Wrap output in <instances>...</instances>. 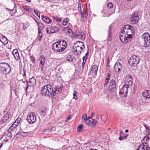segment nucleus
I'll return each instance as SVG.
<instances>
[{
	"label": "nucleus",
	"instance_id": "bf43d9fd",
	"mask_svg": "<svg viewBox=\"0 0 150 150\" xmlns=\"http://www.w3.org/2000/svg\"><path fill=\"white\" fill-rule=\"evenodd\" d=\"M81 6V4H80V8L79 9V10L80 11L81 14H83V13L82 10Z\"/></svg>",
	"mask_w": 150,
	"mask_h": 150
},
{
	"label": "nucleus",
	"instance_id": "423d86ee",
	"mask_svg": "<svg viewBox=\"0 0 150 150\" xmlns=\"http://www.w3.org/2000/svg\"><path fill=\"white\" fill-rule=\"evenodd\" d=\"M139 58L135 55L131 57L128 60V63L131 66L136 67L139 62Z\"/></svg>",
	"mask_w": 150,
	"mask_h": 150
},
{
	"label": "nucleus",
	"instance_id": "0eeeda50",
	"mask_svg": "<svg viewBox=\"0 0 150 150\" xmlns=\"http://www.w3.org/2000/svg\"><path fill=\"white\" fill-rule=\"evenodd\" d=\"M129 90L131 91V87L125 84L121 89L119 93L120 94L122 95L123 96L127 97L128 92Z\"/></svg>",
	"mask_w": 150,
	"mask_h": 150
},
{
	"label": "nucleus",
	"instance_id": "338daca9",
	"mask_svg": "<svg viewBox=\"0 0 150 150\" xmlns=\"http://www.w3.org/2000/svg\"><path fill=\"white\" fill-rule=\"evenodd\" d=\"M94 115L95 114L93 113H92L91 114V116L90 117H91V118H92L94 116Z\"/></svg>",
	"mask_w": 150,
	"mask_h": 150
},
{
	"label": "nucleus",
	"instance_id": "a878e982",
	"mask_svg": "<svg viewBox=\"0 0 150 150\" xmlns=\"http://www.w3.org/2000/svg\"><path fill=\"white\" fill-rule=\"evenodd\" d=\"M74 59H75V60L76 61V58H74L71 55H68L66 57L67 60L69 62H73Z\"/></svg>",
	"mask_w": 150,
	"mask_h": 150
},
{
	"label": "nucleus",
	"instance_id": "79ce46f5",
	"mask_svg": "<svg viewBox=\"0 0 150 150\" xmlns=\"http://www.w3.org/2000/svg\"><path fill=\"white\" fill-rule=\"evenodd\" d=\"M15 125L14 124H13L12 125H11V127H10V128H11V131L14 129H15V128L17 126L16 125H15V126H14V125Z\"/></svg>",
	"mask_w": 150,
	"mask_h": 150
},
{
	"label": "nucleus",
	"instance_id": "f3484780",
	"mask_svg": "<svg viewBox=\"0 0 150 150\" xmlns=\"http://www.w3.org/2000/svg\"><path fill=\"white\" fill-rule=\"evenodd\" d=\"M114 69L116 72L120 73L121 72L122 69V64L119 62H117L114 65Z\"/></svg>",
	"mask_w": 150,
	"mask_h": 150
},
{
	"label": "nucleus",
	"instance_id": "ea45409f",
	"mask_svg": "<svg viewBox=\"0 0 150 150\" xmlns=\"http://www.w3.org/2000/svg\"><path fill=\"white\" fill-rule=\"evenodd\" d=\"M27 11H30V9L28 6H25L23 7Z\"/></svg>",
	"mask_w": 150,
	"mask_h": 150
},
{
	"label": "nucleus",
	"instance_id": "f257e3e1",
	"mask_svg": "<svg viewBox=\"0 0 150 150\" xmlns=\"http://www.w3.org/2000/svg\"><path fill=\"white\" fill-rule=\"evenodd\" d=\"M41 93L42 96L50 97L54 95L55 92H54L52 87L50 85H47L42 88Z\"/></svg>",
	"mask_w": 150,
	"mask_h": 150
},
{
	"label": "nucleus",
	"instance_id": "dca6fc26",
	"mask_svg": "<svg viewBox=\"0 0 150 150\" xmlns=\"http://www.w3.org/2000/svg\"><path fill=\"white\" fill-rule=\"evenodd\" d=\"M39 60L40 62L39 63V67L41 68V70L43 71V69L44 67V66L45 61V59L44 56L43 55H41L40 57Z\"/></svg>",
	"mask_w": 150,
	"mask_h": 150
},
{
	"label": "nucleus",
	"instance_id": "c85d7f7f",
	"mask_svg": "<svg viewBox=\"0 0 150 150\" xmlns=\"http://www.w3.org/2000/svg\"><path fill=\"white\" fill-rule=\"evenodd\" d=\"M59 41H61L60 43V45L62 47H64V48H65H65L67 47V43L65 40H61Z\"/></svg>",
	"mask_w": 150,
	"mask_h": 150
},
{
	"label": "nucleus",
	"instance_id": "72a5a7b5",
	"mask_svg": "<svg viewBox=\"0 0 150 150\" xmlns=\"http://www.w3.org/2000/svg\"><path fill=\"white\" fill-rule=\"evenodd\" d=\"M81 20L83 22H84L85 21H86V17L87 16L86 15L85 16H84V14H81Z\"/></svg>",
	"mask_w": 150,
	"mask_h": 150
},
{
	"label": "nucleus",
	"instance_id": "49530a36",
	"mask_svg": "<svg viewBox=\"0 0 150 150\" xmlns=\"http://www.w3.org/2000/svg\"><path fill=\"white\" fill-rule=\"evenodd\" d=\"M87 116L86 114H84L82 116V119H83L85 120V121L86 122V120H87Z\"/></svg>",
	"mask_w": 150,
	"mask_h": 150
},
{
	"label": "nucleus",
	"instance_id": "5701e85b",
	"mask_svg": "<svg viewBox=\"0 0 150 150\" xmlns=\"http://www.w3.org/2000/svg\"><path fill=\"white\" fill-rule=\"evenodd\" d=\"M143 96L146 98H150V90H145L142 93Z\"/></svg>",
	"mask_w": 150,
	"mask_h": 150
},
{
	"label": "nucleus",
	"instance_id": "58836bf2",
	"mask_svg": "<svg viewBox=\"0 0 150 150\" xmlns=\"http://www.w3.org/2000/svg\"><path fill=\"white\" fill-rule=\"evenodd\" d=\"M77 92L76 91H74L73 93V98L75 99L76 100L77 99V97L76 96Z\"/></svg>",
	"mask_w": 150,
	"mask_h": 150
},
{
	"label": "nucleus",
	"instance_id": "bb28decb",
	"mask_svg": "<svg viewBox=\"0 0 150 150\" xmlns=\"http://www.w3.org/2000/svg\"><path fill=\"white\" fill-rule=\"evenodd\" d=\"M38 35L37 38L38 39V40L39 41H40L41 40L42 38V35H43V34L42 33L41 30L40 28H38Z\"/></svg>",
	"mask_w": 150,
	"mask_h": 150
},
{
	"label": "nucleus",
	"instance_id": "9b49d317",
	"mask_svg": "<svg viewBox=\"0 0 150 150\" xmlns=\"http://www.w3.org/2000/svg\"><path fill=\"white\" fill-rule=\"evenodd\" d=\"M27 120L29 123L33 124L36 120V116L34 112L30 113L28 115Z\"/></svg>",
	"mask_w": 150,
	"mask_h": 150
},
{
	"label": "nucleus",
	"instance_id": "473e14b6",
	"mask_svg": "<svg viewBox=\"0 0 150 150\" xmlns=\"http://www.w3.org/2000/svg\"><path fill=\"white\" fill-rule=\"evenodd\" d=\"M69 21V19L68 18H66L63 21L62 24L63 25H66Z\"/></svg>",
	"mask_w": 150,
	"mask_h": 150
},
{
	"label": "nucleus",
	"instance_id": "a18cd8bd",
	"mask_svg": "<svg viewBox=\"0 0 150 150\" xmlns=\"http://www.w3.org/2000/svg\"><path fill=\"white\" fill-rule=\"evenodd\" d=\"M30 58L31 61L33 63H34L35 62L34 57L31 56L30 57Z\"/></svg>",
	"mask_w": 150,
	"mask_h": 150
},
{
	"label": "nucleus",
	"instance_id": "4c0bfd02",
	"mask_svg": "<svg viewBox=\"0 0 150 150\" xmlns=\"http://www.w3.org/2000/svg\"><path fill=\"white\" fill-rule=\"evenodd\" d=\"M110 79V78H107L105 81V82L104 83V86H107V84H108L109 81V80Z\"/></svg>",
	"mask_w": 150,
	"mask_h": 150
},
{
	"label": "nucleus",
	"instance_id": "de8ad7c7",
	"mask_svg": "<svg viewBox=\"0 0 150 150\" xmlns=\"http://www.w3.org/2000/svg\"><path fill=\"white\" fill-rule=\"evenodd\" d=\"M51 131V130L49 128H47V129L44 130V132H50Z\"/></svg>",
	"mask_w": 150,
	"mask_h": 150
},
{
	"label": "nucleus",
	"instance_id": "7ed1b4c3",
	"mask_svg": "<svg viewBox=\"0 0 150 150\" xmlns=\"http://www.w3.org/2000/svg\"><path fill=\"white\" fill-rule=\"evenodd\" d=\"M122 32H124L126 35L129 37H131L132 38V35L134 31V29L132 26L129 25H125L122 28Z\"/></svg>",
	"mask_w": 150,
	"mask_h": 150
},
{
	"label": "nucleus",
	"instance_id": "39448f33",
	"mask_svg": "<svg viewBox=\"0 0 150 150\" xmlns=\"http://www.w3.org/2000/svg\"><path fill=\"white\" fill-rule=\"evenodd\" d=\"M60 41H58L53 43L52 46V49L55 52H61L64 51L65 48L61 47L60 45Z\"/></svg>",
	"mask_w": 150,
	"mask_h": 150
},
{
	"label": "nucleus",
	"instance_id": "ddd939ff",
	"mask_svg": "<svg viewBox=\"0 0 150 150\" xmlns=\"http://www.w3.org/2000/svg\"><path fill=\"white\" fill-rule=\"evenodd\" d=\"M63 88V86L62 83L59 82L57 83V84L55 86V88H54V89H55V91H54V92H55V94L56 95V94H58V93H57V92H60L62 90Z\"/></svg>",
	"mask_w": 150,
	"mask_h": 150
},
{
	"label": "nucleus",
	"instance_id": "0e129e2a",
	"mask_svg": "<svg viewBox=\"0 0 150 150\" xmlns=\"http://www.w3.org/2000/svg\"><path fill=\"white\" fill-rule=\"evenodd\" d=\"M89 55V51L88 50L87 52L86 53V54H85L86 57H88Z\"/></svg>",
	"mask_w": 150,
	"mask_h": 150
},
{
	"label": "nucleus",
	"instance_id": "2eb2a0df",
	"mask_svg": "<svg viewBox=\"0 0 150 150\" xmlns=\"http://www.w3.org/2000/svg\"><path fill=\"white\" fill-rule=\"evenodd\" d=\"M149 145L146 143H142L138 147L137 150H150Z\"/></svg>",
	"mask_w": 150,
	"mask_h": 150
},
{
	"label": "nucleus",
	"instance_id": "13d9d810",
	"mask_svg": "<svg viewBox=\"0 0 150 150\" xmlns=\"http://www.w3.org/2000/svg\"><path fill=\"white\" fill-rule=\"evenodd\" d=\"M87 57H86V56H84L83 57V61H85V62L86 61V59L87 58Z\"/></svg>",
	"mask_w": 150,
	"mask_h": 150
},
{
	"label": "nucleus",
	"instance_id": "a211bd4d",
	"mask_svg": "<svg viewBox=\"0 0 150 150\" xmlns=\"http://www.w3.org/2000/svg\"><path fill=\"white\" fill-rule=\"evenodd\" d=\"M11 112L8 111L6 114L5 115L3 116L1 119L2 122L3 123H5L8 120L9 117L11 115Z\"/></svg>",
	"mask_w": 150,
	"mask_h": 150
},
{
	"label": "nucleus",
	"instance_id": "680f3d73",
	"mask_svg": "<svg viewBox=\"0 0 150 150\" xmlns=\"http://www.w3.org/2000/svg\"><path fill=\"white\" fill-rule=\"evenodd\" d=\"M11 128H9L7 130V133H11V131H12L11 130Z\"/></svg>",
	"mask_w": 150,
	"mask_h": 150
},
{
	"label": "nucleus",
	"instance_id": "5fc2aeb1",
	"mask_svg": "<svg viewBox=\"0 0 150 150\" xmlns=\"http://www.w3.org/2000/svg\"><path fill=\"white\" fill-rule=\"evenodd\" d=\"M112 29V27L111 25H110L109 27V28L108 29V32L111 33V31Z\"/></svg>",
	"mask_w": 150,
	"mask_h": 150
},
{
	"label": "nucleus",
	"instance_id": "6ab92c4d",
	"mask_svg": "<svg viewBox=\"0 0 150 150\" xmlns=\"http://www.w3.org/2000/svg\"><path fill=\"white\" fill-rule=\"evenodd\" d=\"M74 34L75 36L78 38L84 39L85 38V35L83 32L76 31Z\"/></svg>",
	"mask_w": 150,
	"mask_h": 150
},
{
	"label": "nucleus",
	"instance_id": "09e8293b",
	"mask_svg": "<svg viewBox=\"0 0 150 150\" xmlns=\"http://www.w3.org/2000/svg\"><path fill=\"white\" fill-rule=\"evenodd\" d=\"M19 135V136H21L23 135L22 132H19L18 133H17L16 134V136L17 137H18V135Z\"/></svg>",
	"mask_w": 150,
	"mask_h": 150
},
{
	"label": "nucleus",
	"instance_id": "9d476101",
	"mask_svg": "<svg viewBox=\"0 0 150 150\" xmlns=\"http://www.w3.org/2000/svg\"><path fill=\"white\" fill-rule=\"evenodd\" d=\"M120 36V39L122 42L126 43L128 41L130 40L131 37H129L126 35V34L124 32H122Z\"/></svg>",
	"mask_w": 150,
	"mask_h": 150
},
{
	"label": "nucleus",
	"instance_id": "8fccbe9b",
	"mask_svg": "<svg viewBox=\"0 0 150 150\" xmlns=\"http://www.w3.org/2000/svg\"><path fill=\"white\" fill-rule=\"evenodd\" d=\"M70 28L69 27H66L63 29V31H65L66 33H67V31H68V30Z\"/></svg>",
	"mask_w": 150,
	"mask_h": 150
},
{
	"label": "nucleus",
	"instance_id": "20e7f679",
	"mask_svg": "<svg viewBox=\"0 0 150 150\" xmlns=\"http://www.w3.org/2000/svg\"><path fill=\"white\" fill-rule=\"evenodd\" d=\"M142 38L144 46L146 48L148 47L150 43V36L149 33H144L142 36Z\"/></svg>",
	"mask_w": 150,
	"mask_h": 150
},
{
	"label": "nucleus",
	"instance_id": "e2e57ef3",
	"mask_svg": "<svg viewBox=\"0 0 150 150\" xmlns=\"http://www.w3.org/2000/svg\"><path fill=\"white\" fill-rule=\"evenodd\" d=\"M46 33H47L49 34L51 33V32H50H50H49V28H47L46 29Z\"/></svg>",
	"mask_w": 150,
	"mask_h": 150
},
{
	"label": "nucleus",
	"instance_id": "f8f14e48",
	"mask_svg": "<svg viewBox=\"0 0 150 150\" xmlns=\"http://www.w3.org/2000/svg\"><path fill=\"white\" fill-rule=\"evenodd\" d=\"M125 85L131 87L132 84V79L129 75H127L125 78Z\"/></svg>",
	"mask_w": 150,
	"mask_h": 150
},
{
	"label": "nucleus",
	"instance_id": "e433bc0d",
	"mask_svg": "<svg viewBox=\"0 0 150 150\" xmlns=\"http://www.w3.org/2000/svg\"><path fill=\"white\" fill-rule=\"evenodd\" d=\"M113 6V5L112 3H110L107 5V6L108 8H112Z\"/></svg>",
	"mask_w": 150,
	"mask_h": 150
},
{
	"label": "nucleus",
	"instance_id": "2f4dec72",
	"mask_svg": "<svg viewBox=\"0 0 150 150\" xmlns=\"http://www.w3.org/2000/svg\"><path fill=\"white\" fill-rule=\"evenodd\" d=\"M21 120V118L20 117H18L17 119L16 120L13 124H14L15 125L17 126L18 125V124L19 123Z\"/></svg>",
	"mask_w": 150,
	"mask_h": 150
},
{
	"label": "nucleus",
	"instance_id": "864d4df0",
	"mask_svg": "<svg viewBox=\"0 0 150 150\" xmlns=\"http://www.w3.org/2000/svg\"><path fill=\"white\" fill-rule=\"evenodd\" d=\"M122 135H120V137L119 138V139L121 141L124 139V137L123 136H122Z\"/></svg>",
	"mask_w": 150,
	"mask_h": 150
},
{
	"label": "nucleus",
	"instance_id": "c756f323",
	"mask_svg": "<svg viewBox=\"0 0 150 150\" xmlns=\"http://www.w3.org/2000/svg\"><path fill=\"white\" fill-rule=\"evenodd\" d=\"M111 33H112L108 32V38L107 39V40L109 41H111L112 40V37L111 35Z\"/></svg>",
	"mask_w": 150,
	"mask_h": 150
},
{
	"label": "nucleus",
	"instance_id": "6e6d98bb",
	"mask_svg": "<svg viewBox=\"0 0 150 150\" xmlns=\"http://www.w3.org/2000/svg\"><path fill=\"white\" fill-rule=\"evenodd\" d=\"M85 61H83V62L82 63V69H83L84 68V65L86 63Z\"/></svg>",
	"mask_w": 150,
	"mask_h": 150
},
{
	"label": "nucleus",
	"instance_id": "f704fd0d",
	"mask_svg": "<svg viewBox=\"0 0 150 150\" xmlns=\"http://www.w3.org/2000/svg\"><path fill=\"white\" fill-rule=\"evenodd\" d=\"M7 136V137H6L5 138H6L8 140V139H10L12 137V135H11V133H7L6 134Z\"/></svg>",
	"mask_w": 150,
	"mask_h": 150
},
{
	"label": "nucleus",
	"instance_id": "1a4fd4ad",
	"mask_svg": "<svg viewBox=\"0 0 150 150\" xmlns=\"http://www.w3.org/2000/svg\"><path fill=\"white\" fill-rule=\"evenodd\" d=\"M83 45V43L81 41H77L74 44L73 46L74 52H75L77 53L79 52L81 53V49H80V47L82 46Z\"/></svg>",
	"mask_w": 150,
	"mask_h": 150
},
{
	"label": "nucleus",
	"instance_id": "6e6552de",
	"mask_svg": "<svg viewBox=\"0 0 150 150\" xmlns=\"http://www.w3.org/2000/svg\"><path fill=\"white\" fill-rule=\"evenodd\" d=\"M116 87L117 86L115 81L113 79L111 80L109 83V91L111 93H114V95L115 94L116 95L115 91Z\"/></svg>",
	"mask_w": 150,
	"mask_h": 150
},
{
	"label": "nucleus",
	"instance_id": "052dcab7",
	"mask_svg": "<svg viewBox=\"0 0 150 150\" xmlns=\"http://www.w3.org/2000/svg\"><path fill=\"white\" fill-rule=\"evenodd\" d=\"M136 88H137V87L136 86H134V87L133 88L134 90L133 91V92L134 93L135 92L136 90Z\"/></svg>",
	"mask_w": 150,
	"mask_h": 150
},
{
	"label": "nucleus",
	"instance_id": "a19ab883",
	"mask_svg": "<svg viewBox=\"0 0 150 150\" xmlns=\"http://www.w3.org/2000/svg\"><path fill=\"white\" fill-rule=\"evenodd\" d=\"M83 125H80L79 126V127H78V131H79V132H80V130H82L83 129Z\"/></svg>",
	"mask_w": 150,
	"mask_h": 150
},
{
	"label": "nucleus",
	"instance_id": "69168bd1",
	"mask_svg": "<svg viewBox=\"0 0 150 150\" xmlns=\"http://www.w3.org/2000/svg\"><path fill=\"white\" fill-rule=\"evenodd\" d=\"M125 134L122 131H120V135H123V136H124L123 134Z\"/></svg>",
	"mask_w": 150,
	"mask_h": 150
},
{
	"label": "nucleus",
	"instance_id": "603ef678",
	"mask_svg": "<svg viewBox=\"0 0 150 150\" xmlns=\"http://www.w3.org/2000/svg\"><path fill=\"white\" fill-rule=\"evenodd\" d=\"M38 26L39 27V28H43L44 27V25L42 23H40L38 24Z\"/></svg>",
	"mask_w": 150,
	"mask_h": 150
},
{
	"label": "nucleus",
	"instance_id": "c9c22d12",
	"mask_svg": "<svg viewBox=\"0 0 150 150\" xmlns=\"http://www.w3.org/2000/svg\"><path fill=\"white\" fill-rule=\"evenodd\" d=\"M34 13L39 18L40 17V13L39 11L37 10H34Z\"/></svg>",
	"mask_w": 150,
	"mask_h": 150
},
{
	"label": "nucleus",
	"instance_id": "3c124183",
	"mask_svg": "<svg viewBox=\"0 0 150 150\" xmlns=\"http://www.w3.org/2000/svg\"><path fill=\"white\" fill-rule=\"evenodd\" d=\"M93 123L92 124V125H96L97 123V122L96 120L95 119H93Z\"/></svg>",
	"mask_w": 150,
	"mask_h": 150
},
{
	"label": "nucleus",
	"instance_id": "37998d69",
	"mask_svg": "<svg viewBox=\"0 0 150 150\" xmlns=\"http://www.w3.org/2000/svg\"><path fill=\"white\" fill-rule=\"evenodd\" d=\"M67 33H68L69 34H70L71 35H72L73 34V32L72 30L70 28L69 30H68V31H67Z\"/></svg>",
	"mask_w": 150,
	"mask_h": 150
},
{
	"label": "nucleus",
	"instance_id": "393cba45",
	"mask_svg": "<svg viewBox=\"0 0 150 150\" xmlns=\"http://www.w3.org/2000/svg\"><path fill=\"white\" fill-rule=\"evenodd\" d=\"M41 17L42 20L46 23H50L52 22L51 19L46 16H45L43 15H42Z\"/></svg>",
	"mask_w": 150,
	"mask_h": 150
},
{
	"label": "nucleus",
	"instance_id": "4be33fe9",
	"mask_svg": "<svg viewBox=\"0 0 150 150\" xmlns=\"http://www.w3.org/2000/svg\"><path fill=\"white\" fill-rule=\"evenodd\" d=\"M12 54L16 60H18L20 59L19 54L17 49L14 50L13 51Z\"/></svg>",
	"mask_w": 150,
	"mask_h": 150
},
{
	"label": "nucleus",
	"instance_id": "c03bdc74",
	"mask_svg": "<svg viewBox=\"0 0 150 150\" xmlns=\"http://www.w3.org/2000/svg\"><path fill=\"white\" fill-rule=\"evenodd\" d=\"M54 18L57 21L60 22L62 21V19L58 17H56Z\"/></svg>",
	"mask_w": 150,
	"mask_h": 150
},
{
	"label": "nucleus",
	"instance_id": "f03ea898",
	"mask_svg": "<svg viewBox=\"0 0 150 150\" xmlns=\"http://www.w3.org/2000/svg\"><path fill=\"white\" fill-rule=\"evenodd\" d=\"M10 65L6 63H0V71L3 74L7 75L9 74L11 71Z\"/></svg>",
	"mask_w": 150,
	"mask_h": 150
},
{
	"label": "nucleus",
	"instance_id": "cd10ccee",
	"mask_svg": "<svg viewBox=\"0 0 150 150\" xmlns=\"http://www.w3.org/2000/svg\"><path fill=\"white\" fill-rule=\"evenodd\" d=\"M93 121V119L91 117H89L87 120H86V123L88 125L92 126Z\"/></svg>",
	"mask_w": 150,
	"mask_h": 150
},
{
	"label": "nucleus",
	"instance_id": "412c9836",
	"mask_svg": "<svg viewBox=\"0 0 150 150\" xmlns=\"http://www.w3.org/2000/svg\"><path fill=\"white\" fill-rule=\"evenodd\" d=\"M28 83V85L30 86L34 87L36 83V81L35 78L33 76L32 78L29 79Z\"/></svg>",
	"mask_w": 150,
	"mask_h": 150
},
{
	"label": "nucleus",
	"instance_id": "774afa93",
	"mask_svg": "<svg viewBox=\"0 0 150 150\" xmlns=\"http://www.w3.org/2000/svg\"><path fill=\"white\" fill-rule=\"evenodd\" d=\"M128 137V135L127 134H125V136H124V139H127V137Z\"/></svg>",
	"mask_w": 150,
	"mask_h": 150
},
{
	"label": "nucleus",
	"instance_id": "7c9ffc66",
	"mask_svg": "<svg viewBox=\"0 0 150 150\" xmlns=\"http://www.w3.org/2000/svg\"><path fill=\"white\" fill-rule=\"evenodd\" d=\"M40 114L42 116H44L46 114L45 110L44 108H42L40 111Z\"/></svg>",
	"mask_w": 150,
	"mask_h": 150
},
{
	"label": "nucleus",
	"instance_id": "4468645a",
	"mask_svg": "<svg viewBox=\"0 0 150 150\" xmlns=\"http://www.w3.org/2000/svg\"><path fill=\"white\" fill-rule=\"evenodd\" d=\"M139 20V16L137 13L133 14L130 18V20L133 24L137 23L138 22Z\"/></svg>",
	"mask_w": 150,
	"mask_h": 150
},
{
	"label": "nucleus",
	"instance_id": "b1692460",
	"mask_svg": "<svg viewBox=\"0 0 150 150\" xmlns=\"http://www.w3.org/2000/svg\"><path fill=\"white\" fill-rule=\"evenodd\" d=\"M50 31L51 33H53L58 31L59 29L58 27L56 26H52L50 28Z\"/></svg>",
	"mask_w": 150,
	"mask_h": 150
},
{
	"label": "nucleus",
	"instance_id": "4d7b16f0",
	"mask_svg": "<svg viewBox=\"0 0 150 150\" xmlns=\"http://www.w3.org/2000/svg\"><path fill=\"white\" fill-rule=\"evenodd\" d=\"M26 84L27 85V87H26V89H25V91H27V89H28V87L30 86L29 85H28V81L27 80H26Z\"/></svg>",
	"mask_w": 150,
	"mask_h": 150
},
{
	"label": "nucleus",
	"instance_id": "aec40b11",
	"mask_svg": "<svg viewBox=\"0 0 150 150\" xmlns=\"http://www.w3.org/2000/svg\"><path fill=\"white\" fill-rule=\"evenodd\" d=\"M98 67L96 65H93L91 69L90 72V74L93 75H97V71L98 70Z\"/></svg>",
	"mask_w": 150,
	"mask_h": 150
}]
</instances>
